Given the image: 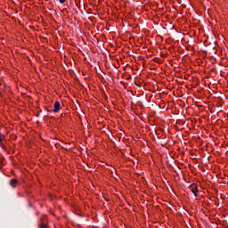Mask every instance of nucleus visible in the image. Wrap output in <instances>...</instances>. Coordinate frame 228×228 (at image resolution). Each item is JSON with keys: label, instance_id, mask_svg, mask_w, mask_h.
<instances>
[{"label": "nucleus", "instance_id": "f257e3e1", "mask_svg": "<svg viewBox=\"0 0 228 228\" xmlns=\"http://www.w3.org/2000/svg\"><path fill=\"white\" fill-rule=\"evenodd\" d=\"M189 190L195 197H197V193H199V185H197V183H192L189 186Z\"/></svg>", "mask_w": 228, "mask_h": 228}, {"label": "nucleus", "instance_id": "f03ea898", "mask_svg": "<svg viewBox=\"0 0 228 228\" xmlns=\"http://www.w3.org/2000/svg\"><path fill=\"white\" fill-rule=\"evenodd\" d=\"M60 110H61L60 102H58V101L54 102V104H53V113H58V111H60Z\"/></svg>", "mask_w": 228, "mask_h": 228}, {"label": "nucleus", "instance_id": "7ed1b4c3", "mask_svg": "<svg viewBox=\"0 0 228 228\" xmlns=\"http://www.w3.org/2000/svg\"><path fill=\"white\" fill-rule=\"evenodd\" d=\"M4 135L0 134V147H2V149H4Z\"/></svg>", "mask_w": 228, "mask_h": 228}, {"label": "nucleus", "instance_id": "20e7f679", "mask_svg": "<svg viewBox=\"0 0 228 228\" xmlns=\"http://www.w3.org/2000/svg\"><path fill=\"white\" fill-rule=\"evenodd\" d=\"M18 183H19V182L17 181V179H12V180L10 181V184H11V186H12V188H16Z\"/></svg>", "mask_w": 228, "mask_h": 228}, {"label": "nucleus", "instance_id": "39448f33", "mask_svg": "<svg viewBox=\"0 0 228 228\" xmlns=\"http://www.w3.org/2000/svg\"><path fill=\"white\" fill-rule=\"evenodd\" d=\"M65 1H67V0H59V2L61 3V4H63V3H65Z\"/></svg>", "mask_w": 228, "mask_h": 228}]
</instances>
